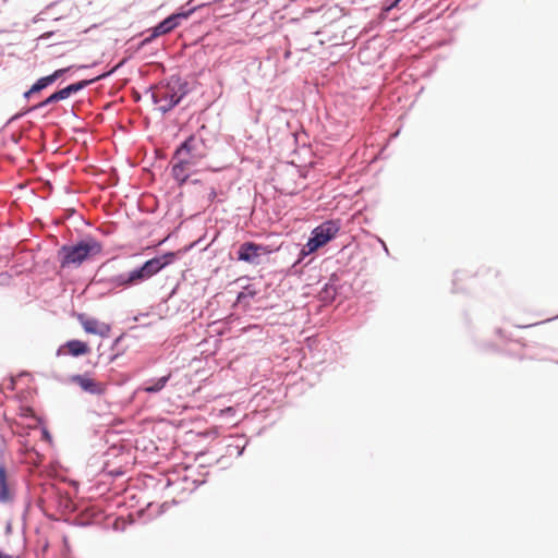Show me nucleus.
Listing matches in <instances>:
<instances>
[{
  "mask_svg": "<svg viewBox=\"0 0 558 558\" xmlns=\"http://www.w3.org/2000/svg\"><path fill=\"white\" fill-rule=\"evenodd\" d=\"M102 245L93 238H88L75 245H63L59 250L60 265L62 268L80 266L89 257L99 255Z\"/></svg>",
  "mask_w": 558,
  "mask_h": 558,
  "instance_id": "obj_3",
  "label": "nucleus"
},
{
  "mask_svg": "<svg viewBox=\"0 0 558 558\" xmlns=\"http://www.w3.org/2000/svg\"><path fill=\"white\" fill-rule=\"evenodd\" d=\"M181 100V95H178L169 87H161L155 94V101L160 104V110L163 112L169 111Z\"/></svg>",
  "mask_w": 558,
  "mask_h": 558,
  "instance_id": "obj_11",
  "label": "nucleus"
},
{
  "mask_svg": "<svg viewBox=\"0 0 558 558\" xmlns=\"http://www.w3.org/2000/svg\"><path fill=\"white\" fill-rule=\"evenodd\" d=\"M90 352V348L87 342L73 339L66 341L64 344L60 345L57 350L58 356L71 355L74 357L86 355Z\"/></svg>",
  "mask_w": 558,
  "mask_h": 558,
  "instance_id": "obj_10",
  "label": "nucleus"
},
{
  "mask_svg": "<svg viewBox=\"0 0 558 558\" xmlns=\"http://www.w3.org/2000/svg\"><path fill=\"white\" fill-rule=\"evenodd\" d=\"M15 494L16 481L14 475L7 469L4 463H0V502H12Z\"/></svg>",
  "mask_w": 558,
  "mask_h": 558,
  "instance_id": "obj_6",
  "label": "nucleus"
},
{
  "mask_svg": "<svg viewBox=\"0 0 558 558\" xmlns=\"http://www.w3.org/2000/svg\"><path fill=\"white\" fill-rule=\"evenodd\" d=\"M77 319L82 325L85 332L90 335H97L100 337H107L110 332V326L106 323H101L96 318L86 316L85 314H78Z\"/></svg>",
  "mask_w": 558,
  "mask_h": 558,
  "instance_id": "obj_9",
  "label": "nucleus"
},
{
  "mask_svg": "<svg viewBox=\"0 0 558 558\" xmlns=\"http://www.w3.org/2000/svg\"><path fill=\"white\" fill-rule=\"evenodd\" d=\"M68 70V68L59 69L48 76L40 77L36 81L35 84H33V86L27 92L24 93V97L29 98L32 94L38 93L44 88L48 87L49 85L54 83L59 77H61Z\"/></svg>",
  "mask_w": 558,
  "mask_h": 558,
  "instance_id": "obj_13",
  "label": "nucleus"
},
{
  "mask_svg": "<svg viewBox=\"0 0 558 558\" xmlns=\"http://www.w3.org/2000/svg\"><path fill=\"white\" fill-rule=\"evenodd\" d=\"M270 254V250L262 244L244 242L238 250V259L251 265H259L263 256Z\"/></svg>",
  "mask_w": 558,
  "mask_h": 558,
  "instance_id": "obj_5",
  "label": "nucleus"
},
{
  "mask_svg": "<svg viewBox=\"0 0 558 558\" xmlns=\"http://www.w3.org/2000/svg\"><path fill=\"white\" fill-rule=\"evenodd\" d=\"M209 196L211 199L216 197V191L214 189H211Z\"/></svg>",
  "mask_w": 558,
  "mask_h": 558,
  "instance_id": "obj_17",
  "label": "nucleus"
},
{
  "mask_svg": "<svg viewBox=\"0 0 558 558\" xmlns=\"http://www.w3.org/2000/svg\"><path fill=\"white\" fill-rule=\"evenodd\" d=\"M0 558H15L12 555H9L7 553L0 551Z\"/></svg>",
  "mask_w": 558,
  "mask_h": 558,
  "instance_id": "obj_16",
  "label": "nucleus"
},
{
  "mask_svg": "<svg viewBox=\"0 0 558 558\" xmlns=\"http://www.w3.org/2000/svg\"><path fill=\"white\" fill-rule=\"evenodd\" d=\"M340 225L338 221L328 220L316 227L312 236L308 239L305 247L307 248V253H313L317 251L319 247L327 244L330 240H332L336 234L339 232Z\"/></svg>",
  "mask_w": 558,
  "mask_h": 558,
  "instance_id": "obj_4",
  "label": "nucleus"
},
{
  "mask_svg": "<svg viewBox=\"0 0 558 558\" xmlns=\"http://www.w3.org/2000/svg\"><path fill=\"white\" fill-rule=\"evenodd\" d=\"M186 13L172 14L153 28L151 37L166 35L179 26L180 21L186 19Z\"/></svg>",
  "mask_w": 558,
  "mask_h": 558,
  "instance_id": "obj_12",
  "label": "nucleus"
},
{
  "mask_svg": "<svg viewBox=\"0 0 558 558\" xmlns=\"http://www.w3.org/2000/svg\"><path fill=\"white\" fill-rule=\"evenodd\" d=\"M93 82H94V80L81 81V82L71 84V85H69V86H66V87H64V88H62V89H60L58 92H54L48 98H46L44 101H41L38 105L34 106L32 108V110L43 108V107H45V106H47L49 104H52V102L64 100V99L69 98L71 95L80 92L81 89H83L84 87H86L87 85H89Z\"/></svg>",
  "mask_w": 558,
  "mask_h": 558,
  "instance_id": "obj_7",
  "label": "nucleus"
},
{
  "mask_svg": "<svg viewBox=\"0 0 558 558\" xmlns=\"http://www.w3.org/2000/svg\"><path fill=\"white\" fill-rule=\"evenodd\" d=\"M170 377H171V374L169 373L168 375L162 376V377L158 378L157 380L153 381L150 385L145 386L143 388V390L147 393L159 392L160 390H162L166 387Z\"/></svg>",
  "mask_w": 558,
  "mask_h": 558,
  "instance_id": "obj_14",
  "label": "nucleus"
},
{
  "mask_svg": "<svg viewBox=\"0 0 558 558\" xmlns=\"http://www.w3.org/2000/svg\"><path fill=\"white\" fill-rule=\"evenodd\" d=\"M174 258L173 253H168L159 257H154L146 260L141 267L131 270L128 274H120L110 279V283L114 288L129 289L131 287L140 286L146 280L154 277L162 268L169 265Z\"/></svg>",
  "mask_w": 558,
  "mask_h": 558,
  "instance_id": "obj_2",
  "label": "nucleus"
},
{
  "mask_svg": "<svg viewBox=\"0 0 558 558\" xmlns=\"http://www.w3.org/2000/svg\"><path fill=\"white\" fill-rule=\"evenodd\" d=\"M208 155L205 141L198 135H191L174 153L177 162L172 166V175L183 184L190 178L192 169Z\"/></svg>",
  "mask_w": 558,
  "mask_h": 558,
  "instance_id": "obj_1",
  "label": "nucleus"
},
{
  "mask_svg": "<svg viewBox=\"0 0 558 558\" xmlns=\"http://www.w3.org/2000/svg\"><path fill=\"white\" fill-rule=\"evenodd\" d=\"M400 1L401 0H391V2L388 5L387 10H391V9L396 8Z\"/></svg>",
  "mask_w": 558,
  "mask_h": 558,
  "instance_id": "obj_15",
  "label": "nucleus"
},
{
  "mask_svg": "<svg viewBox=\"0 0 558 558\" xmlns=\"http://www.w3.org/2000/svg\"><path fill=\"white\" fill-rule=\"evenodd\" d=\"M71 383L77 385L83 391L88 392L90 395H104L106 391V384L96 380L87 374L84 375H73L70 378Z\"/></svg>",
  "mask_w": 558,
  "mask_h": 558,
  "instance_id": "obj_8",
  "label": "nucleus"
}]
</instances>
